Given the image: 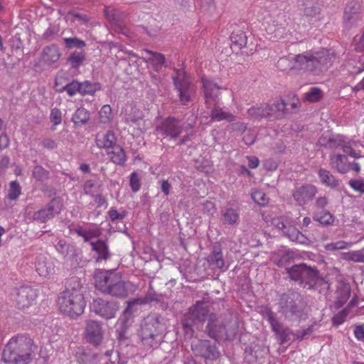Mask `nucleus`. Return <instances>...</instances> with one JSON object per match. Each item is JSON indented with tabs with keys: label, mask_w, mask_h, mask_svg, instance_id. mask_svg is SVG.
<instances>
[{
	"label": "nucleus",
	"mask_w": 364,
	"mask_h": 364,
	"mask_svg": "<svg viewBox=\"0 0 364 364\" xmlns=\"http://www.w3.org/2000/svg\"><path fill=\"white\" fill-rule=\"evenodd\" d=\"M336 59L333 51L322 49L318 51H307L295 55L292 61L287 57L281 58L277 63V67L282 70H302L304 71H322L327 70Z\"/></svg>",
	"instance_id": "1"
},
{
	"label": "nucleus",
	"mask_w": 364,
	"mask_h": 364,
	"mask_svg": "<svg viewBox=\"0 0 364 364\" xmlns=\"http://www.w3.org/2000/svg\"><path fill=\"white\" fill-rule=\"evenodd\" d=\"M37 347L25 336L12 337L6 345L1 360L4 364H28Z\"/></svg>",
	"instance_id": "2"
},
{
	"label": "nucleus",
	"mask_w": 364,
	"mask_h": 364,
	"mask_svg": "<svg viewBox=\"0 0 364 364\" xmlns=\"http://www.w3.org/2000/svg\"><path fill=\"white\" fill-rule=\"evenodd\" d=\"M58 305L60 311L70 317L81 315L85 307L83 296V287L78 278L70 279L68 286L58 298Z\"/></svg>",
	"instance_id": "3"
},
{
	"label": "nucleus",
	"mask_w": 364,
	"mask_h": 364,
	"mask_svg": "<svg viewBox=\"0 0 364 364\" xmlns=\"http://www.w3.org/2000/svg\"><path fill=\"white\" fill-rule=\"evenodd\" d=\"M167 328L166 318L158 314L148 315L142 321L139 336L146 349L158 348Z\"/></svg>",
	"instance_id": "4"
},
{
	"label": "nucleus",
	"mask_w": 364,
	"mask_h": 364,
	"mask_svg": "<svg viewBox=\"0 0 364 364\" xmlns=\"http://www.w3.org/2000/svg\"><path fill=\"white\" fill-rule=\"evenodd\" d=\"M279 311L287 320L297 321L306 315V304L297 292L284 294L279 301Z\"/></svg>",
	"instance_id": "5"
},
{
	"label": "nucleus",
	"mask_w": 364,
	"mask_h": 364,
	"mask_svg": "<svg viewBox=\"0 0 364 364\" xmlns=\"http://www.w3.org/2000/svg\"><path fill=\"white\" fill-rule=\"evenodd\" d=\"M208 335L215 341L232 340L237 334V326L225 323L219 319L215 314L208 315V324L206 326Z\"/></svg>",
	"instance_id": "6"
},
{
	"label": "nucleus",
	"mask_w": 364,
	"mask_h": 364,
	"mask_svg": "<svg viewBox=\"0 0 364 364\" xmlns=\"http://www.w3.org/2000/svg\"><path fill=\"white\" fill-rule=\"evenodd\" d=\"M172 78L181 104L188 105L193 101L196 93V87L191 78L183 70H176V75Z\"/></svg>",
	"instance_id": "7"
},
{
	"label": "nucleus",
	"mask_w": 364,
	"mask_h": 364,
	"mask_svg": "<svg viewBox=\"0 0 364 364\" xmlns=\"http://www.w3.org/2000/svg\"><path fill=\"white\" fill-rule=\"evenodd\" d=\"M272 225L292 242L306 245L311 243V240L306 235L293 225H289V220L285 216L274 218Z\"/></svg>",
	"instance_id": "8"
},
{
	"label": "nucleus",
	"mask_w": 364,
	"mask_h": 364,
	"mask_svg": "<svg viewBox=\"0 0 364 364\" xmlns=\"http://www.w3.org/2000/svg\"><path fill=\"white\" fill-rule=\"evenodd\" d=\"M183 130V127L181 121L173 117H168L162 119L155 128L156 134L169 139H177Z\"/></svg>",
	"instance_id": "9"
},
{
	"label": "nucleus",
	"mask_w": 364,
	"mask_h": 364,
	"mask_svg": "<svg viewBox=\"0 0 364 364\" xmlns=\"http://www.w3.org/2000/svg\"><path fill=\"white\" fill-rule=\"evenodd\" d=\"M264 316L271 325L272 331L276 333L281 344L286 343L289 341H294V333L289 328L283 326L277 318L276 314L269 308H265L263 311Z\"/></svg>",
	"instance_id": "10"
},
{
	"label": "nucleus",
	"mask_w": 364,
	"mask_h": 364,
	"mask_svg": "<svg viewBox=\"0 0 364 364\" xmlns=\"http://www.w3.org/2000/svg\"><path fill=\"white\" fill-rule=\"evenodd\" d=\"M111 285L103 292L115 297H126L129 293L134 292L136 287L130 282H124L119 274H115Z\"/></svg>",
	"instance_id": "11"
},
{
	"label": "nucleus",
	"mask_w": 364,
	"mask_h": 364,
	"mask_svg": "<svg viewBox=\"0 0 364 364\" xmlns=\"http://www.w3.org/2000/svg\"><path fill=\"white\" fill-rule=\"evenodd\" d=\"M84 338L90 344L95 346H100L104 338L102 323L96 320H87L85 321Z\"/></svg>",
	"instance_id": "12"
},
{
	"label": "nucleus",
	"mask_w": 364,
	"mask_h": 364,
	"mask_svg": "<svg viewBox=\"0 0 364 364\" xmlns=\"http://www.w3.org/2000/svg\"><path fill=\"white\" fill-rule=\"evenodd\" d=\"M191 349L196 356L205 360H215L220 356V352L215 345L212 344L208 340H198L193 342Z\"/></svg>",
	"instance_id": "13"
},
{
	"label": "nucleus",
	"mask_w": 364,
	"mask_h": 364,
	"mask_svg": "<svg viewBox=\"0 0 364 364\" xmlns=\"http://www.w3.org/2000/svg\"><path fill=\"white\" fill-rule=\"evenodd\" d=\"M90 309L97 315L106 319H110L115 316L119 306L116 302L97 298L93 300Z\"/></svg>",
	"instance_id": "14"
},
{
	"label": "nucleus",
	"mask_w": 364,
	"mask_h": 364,
	"mask_svg": "<svg viewBox=\"0 0 364 364\" xmlns=\"http://www.w3.org/2000/svg\"><path fill=\"white\" fill-rule=\"evenodd\" d=\"M37 297L36 290L28 286H21L16 289L14 301L20 309L31 306Z\"/></svg>",
	"instance_id": "15"
},
{
	"label": "nucleus",
	"mask_w": 364,
	"mask_h": 364,
	"mask_svg": "<svg viewBox=\"0 0 364 364\" xmlns=\"http://www.w3.org/2000/svg\"><path fill=\"white\" fill-rule=\"evenodd\" d=\"M318 188L311 184H304L296 187L292 191V197L300 206L308 204L316 196Z\"/></svg>",
	"instance_id": "16"
},
{
	"label": "nucleus",
	"mask_w": 364,
	"mask_h": 364,
	"mask_svg": "<svg viewBox=\"0 0 364 364\" xmlns=\"http://www.w3.org/2000/svg\"><path fill=\"white\" fill-rule=\"evenodd\" d=\"M62 208L60 201L58 199L52 200L46 207L34 213L33 219L43 223L53 218L55 215L59 214Z\"/></svg>",
	"instance_id": "17"
},
{
	"label": "nucleus",
	"mask_w": 364,
	"mask_h": 364,
	"mask_svg": "<svg viewBox=\"0 0 364 364\" xmlns=\"http://www.w3.org/2000/svg\"><path fill=\"white\" fill-rule=\"evenodd\" d=\"M203 88L205 95V103L206 107H211L212 102L218 101L220 87L215 82L202 78Z\"/></svg>",
	"instance_id": "18"
},
{
	"label": "nucleus",
	"mask_w": 364,
	"mask_h": 364,
	"mask_svg": "<svg viewBox=\"0 0 364 364\" xmlns=\"http://www.w3.org/2000/svg\"><path fill=\"white\" fill-rule=\"evenodd\" d=\"M360 14V4L358 0L350 1L344 11L343 21L347 27L354 25L359 19Z\"/></svg>",
	"instance_id": "19"
},
{
	"label": "nucleus",
	"mask_w": 364,
	"mask_h": 364,
	"mask_svg": "<svg viewBox=\"0 0 364 364\" xmlns=\"http://www.w3.org/2000/svg\"><path fill=\"white\" fill-rule=\"evenodd\" d=\"M115 274L114 271L97 270L94 274L95 287L103 293L110 287Z\"/></svg>",
	"instance_id": "20"
},
{
	"label": "nucleus",
	"mask_w": 364,
	"mask_h": 364,
	"mask_svg": "<svg viewBox=\"0 0 364 364\" xmlns=\"http://www.w3.org/2000/svg\"><path fill=\"white\" fill-rule=\"evenodd\" d=\"M208 313V306L203 301H198L189 308L186 316L188 319L191 320L193 323L203 322Z\"/></svg>",
	"instance_id": "21"
},
{
	"label": "nucleus",
	"mask_w": 364,
	"mask_h": 364,
	"mask_svg": "<svg viewBox=\"0 0 364 364\" xmlns=\"http://www.w3.org/2000/svg\"><path fill=\"white\" fill-rule=\"evenodd\" d=\"M112 352V350L106 351L105 357H100L97 354L91 352H82L78 356L77 362L80 364H113L107 362Z\"/></svg>",
	"instance_id": "22"
},
{
	"label": "nucleus",
	"mask_w": 364,
	"mask_h": 364,
	"mask_svg": "<svg viewBox=\"0 0 364 364\" xmlns=\"http://www.w3.org/2000/svg\"><path fill=\"white\" fill-rule=\"evenodd\" d=\"M61 53L58 47L55 45L46 46L42 51L41 60L46 66H52L58 63Z\"/></svg>",
	"instance_id": "23"
},
{
	"label": "nucleus",
	"mask_w": 364,
	"mask_h": 364,
	"mask_svg": "<svg viewBox=\"0 0 364 364\" xmlns=\"http://www.w3.org/2000/svg\"><path fill=\"white\" fill-rule=\"evenodd\" d=\"M330 165L340 173H346L350 171V162L346 154H336L330 156Z\"/></svg>",
	"instance_id": "24"
},
{
	"label": "nucleus",
	"mask_w": 364,
	"mask_h": 364,
	"mask_svg": "<svg viewBox=\"0 0 364 364\" xmlns=\"http://www.w3.org/2000/svg\"><path fill=\"white\" fill-rule=\"evenodd\" d=\"M210 109V117L212 121L220 122L227 120L230 122L235 120V117L228 112L224 111L218 106V101L212 102L211 107H206Z\"/></svg>",
	"instance_id": "25"
},
{
	"label": "nucleus",
	"mask_w": 364,
	"mask_h": 364,
	"mask_svg": "<svg viewBox=\"0 0 364 364\" xmlns=\"http://www.w3.org/2000/svg\"><path fill=\"white\" fill-rule=\"evenodd\" d=\"M90 245L92 250L97 255L96 257L97 262L107 261L110 258L111 254L106 240H98L96 242H90Z\"/></svg>",
	"instance_id": "26"
},
{
	"label": "nucleus",
	"mask_w": 364,
	"mask_h": 364,
	"mask_svg": "<svg viewBox=\"0 0 364 364\" xmlns=\"http://www.w3.org/2000/svg\"><path fill=\"white\" fill-rule=\"evenodd\" d=\"M321 281L318 272L316 269L307 266L301 285L308 289H312Z\"/></svg>",
	"instance_id": "27"
},
{
	"label": "nucleus",
	"mask_w": 364,
	"mask_h": 364,
	"mask_svg": "<svg viewBox=\"0 0 364 364\" xmlns=\"http://www.w3.org/2000/svg\"><path fill=\"white\" fill-rule=\"evenodd\" d=\"M221 219L224 225H237L240 221L239 210L232 207H225L221 210Z\"/></svg>",
	"instance_id": "28"
},
{
	"label": "nucleus",
	"mask_w": 364,
	"mask_h": 364,
	"mask_svg": "<svg viewBox=\"0 0 364 364\" xmlns=\"http://www.w3.org/2000/svg\"><path fill=\"white\" fill-rule=\"evenodd\" d=\"M95 143L100 149H112L117 145L115 134L110 130L102 135L97 134Z\"/></svg>",
	"instance_id": "29"
},
{
	"label": "nucleus",
	"mask_w": 364,
	"mask_h": 364,
	"mask_svg": "<svg viewBox=\"0 0 364 364\" xmlns=\"http://www.w3.org/2000/svg\"><path fill=\"white\" fill-rule=\"evenodd\" d=\"M267 29L269 33H274L276 38L282 37L285 32V16L283 14H279Z\"/></svg>",
	"instance_id": "30"
},
{
	"label": "nucleus",
	"mask_w": 364,
	"mask_h": 364,
	"mask_svg": "<svg viewBox=\"0 0 364 364\" xmlns=\"http://www.w3.org/2000/svg\"><path fill=\"white\" fill-rule=\"evenodd\" d=\"M318 176L321 183L326 187L336 188L339 186V181L328 170L319 168Z\"/></svg>",
	"instance_id": "31"
},
{
	"label": "nucleus",
	"mask_w": 364,
	"mask_h": 364,
	"mask_svg": "<svg viewBox=\"0 0 364 364\" xmlns=\"http://www.w3.org/2000/svg\"><path fill=\"white\" fill-rule=\"evenodd\" d=\"M337 296L335 301L336 308H341L349 299L350 295V287L348 284L342 282L337 289Z\"/></svg>",
	"instance_id": "32"
},
{
	"label": "nucleus",
	"mask_w": 364,
	"mask_h": 364,
	"mask_svg": "<svg viewBox=\"0 0 364 364\" xmlns=\"http://www.w3.org/2000/svg\"><path fill=\"white\" fill-rule=\"evenodd\" d=\"M230 41L231 48L234 51H238L246 46L247 37L244 31L238 30L232 33Z\"/></svg>",
	"instance_id": "33"
},
{
	"label": "nucleus",
	"mask_w": 364,
	"mask_h": 364,
	"mask_svg": "<svg viewBox=\"0 0 364 364\" xmlns=\"http://www.w3.org/2000/svg\"><path fill=\"white\" fill-rule=\"evenodd\" d=\"M73 232L82 237L85 242L90 243L92 239L98 238L102 235V231L99 228L84 229L80 226L74 228Z\"/></svg>",
	"instance_id": "34"
},
{
	"label": "nucleus",
	"mask_w": 364,
	"mask_h": 364,
	"mask_svg": "<svg viewBox=\"0 0 364 364\" xmlns=\"http://www.w3.org/2000/svg\"><path fill=\"white\" fill-rule=\"evenodd\" d=\"M248 117L251 119H260L269 116V104H261L252 106L247 112Z\"/></svg>",
	"instance_id": "35"
},
{
	"label": "nucleus",
	"mask_w": 364,
	"mask_h": 364,
	"mask_svg": "<svg viewBox=\"0 0 364 364\" xmlns=\"http://www.w3.org/2000/svg\"><path fill=\"white\" fill-rule=\"evenodd\" d=\"M110 161L115 164L123 166L127 161V156L124 150L119 145H115L112 151H107Z\"/></svg>",
	"instance_id": "36"
},
{
	"label": "nucleus",
	"mask_w": 364,
	"mask_h": 364,
	"mask_svg": "<svg viewBox=\"0 0 364 364\" xmlns=\"http://www.w3.org/2000/svg\"><path fill=\"white\" fill-rule=\"evenodd\" d=\"M36 269L41 277H48L54 273L53 264L46 259L39 258L36 263Z\"/></svg>",
	"instance_id": "37"
},
{
	"label": "nucleus",
	"mask_w": 364,
	"mask_h": 364,
	"mask_svg": "<svg viewBox=\"0 0 364 364\" xmlns=\"http://www.w3.org/2000/svg\"><path fill=\"white\" fill-rule=\"evenodd\" d=\"M55 248L57 251L65 258L73 259L77 255V250L74 245L66 243L63 240H60Z\"/></svg>",
	"instance_id": "38"
},
{
	"label": "nucleus",
	"mask_w": 364,
	"mask_h": 364,
	"mask_svg": "<svg viewBox=\"0 0 364 364\" xmlns=\"http://www.w3.org/2000/svg\"><path fill=\"white\" fill-rule=\"evenodd\" d=\"M306 268L307 265L305 264H295L290 268H287V273L291 280L299 282L301 284Z\"/></svg>",
	"instance_id": "39"
},
{
	"label": "nucleus",
	"mask_w": 364,
	"mask_h": 364,
	"mask_svg": "<svg viewBox=\"0 0 364 364\" xmlns=\"http://www.w3.org/2000/svg\"><path fill=\"white\" fill-rule=\"evenodd\" d=\"M210 266H214L223 272L227 267H225V261L223 256V252L220 248L214 247L212 254L209 256L208 259Z\"/></svg>",
	"instance_id": "40"
},
{
	"label": "nucleus",
	"mask_w": 364,
	"mask_h": 364,
	"mask_svg": "<svg viewBox=\"0 0 364 364\" xmlns=\"http://www.w3.org/2000/svg\"><path fill=\"white\" fill-rule=\"evenodd\" d=\"M313 219L323 226L331 225L334 222V217L328 210L314 211Z\"/></svg>",
	"instance_id": "41"
},
{
	"label": "nucleus",
	"mask_w": 364,
	"mask_h": 364,
	"mask_svg": "<svg viewBox=\"0 0 364 364\" xmlns=\"http://www.w3.org/2000/svg\"><path fill=\"white\" fill-rule=\"evenodd\" d=\"M156 298L154 294L151 292L146 294L143 298H138L129 300L127 302V307L125 309V313L132 314L134 311V307L136 305H143L148 304L152 301H156Z\"/></svg>",
	"instance_id": "42"
},
{
	"label": "nucleus",
	"mask_w": 364,
	"mask_h": 364,
	"mask_svg": "<svg viewBox=\"0 0 364 364\" xmlns=\"http://www.w3.org/2000/svg\"><path fill=\"white\" fill-rule=\"evenodd\" d=\"M269 112L270 117H284L287 113L286 104L284 100H277L272 105H269Z\"/></svg>",
	"instance_id": "43"
},
{
	"label": "nucleus",
	"mask_w": 364,
	"mask_h": 364,
	"mask_svg": "<svg viewBox=\"0 0 364 364\" xmlns=\"http://www.w3.org/2000/svg\"><path fill=\"white\" fill-rule=\"evenodd\" d=\"M89 119V112L83 107L77 108L72 117L73 122L77 127L86 124Z\"/></svg>",
	"instance_id": "44"
},
{
	"label": "nucleus",
	"mask_w": 364,
	"mask_h": 364,
	"mask_svg": "<svg viewBox=\"0 0 364 364\" xmlns=\"http://www.w3.org/2000/svg\"><path fill=\"white\" fill-rule=\"evenodd\" d=\"M303 12L307 16H314L319 13V4L316 0H303Z\"/></svg>",
	"instance_id": "45"
},
{
	"label": "nucleus",
	"mask_w": 364,
	"mask_h": 364,
	"mask_svg": "<svg viewBox=\"0 0 364 364\" xmlns=\"http://www.w3.org/2000/svg\"><path fill=\"white\" fill-rule=\"evenodd\" d=\"M343 71H346L349 75L355 76L364 71V60L350 61L345 65Z\"/></svg>",
	"instance_id": "46"
},
{
	"label": "nucleus",
	"mask_w": 364,
	"mask_h": 364,
	"mask_svg": "<svg viewBox=\"0 0 364 364\" xmlns=\"http://www.w3.org/2000/svg\"><path fill=\"white\" fill-rule=\"evenodd\" d=\"M85 60V54L82 51H74L69 58L68 62L73 68H77L82 65Z\"/></svg>",
	"instance_id": "47"
},
{
	"label": "nucleus",
	"mask_w": 364,
	"mask_h": 364,
	"mask_svg": "<svg viewBox=\"0 0 364 364\" xmlns=\"http://www.w3.org/2000/svg\"><path fill=\"white\" fill-rule=\"evenodd\" d=\"M80 94L82 95H93L97 90L100 89V85L97 83H92L88 80L80 82Z\"/></svg>",
	"instance_id": "48"
},
{
	"label": "nucleus",
	"mask_w": 364,
	"mask_h": 364,
	"mask_svg": "<svg viewBox=\"0 0 364 364\" xmlns=\"http://www.w3.org/2000/svg\"><path fill=\"white\" fill-rule=\"evenodd\" d=\"M144 53L147 55V56L144 57L146 58V61L154 63L156 66H161L164 64L165 58L164 55L148 50H144Z\"/></svg>",
	"instance_id": "49"
},
{
	"label": "nucleus",
	"mask_w": 364,
	"mask_h": 364,
	"mask_svg": "<svg viewBox=\"0 0 364 364\" xmlns=\"http://www.w3.org/2000/svg\"><path fill=\"white\" fill-rule=\"evenodd\" d=\"M343 258L346 261L364 263V250L344 253Z\"/></svg>",
	"instance_id": "50"
},
{
	"label": "nucleus",
	"mask_w": 364,
	"mask_h": 364,
	"mask_svg": "<svg viewBox=\"0 0 364 364\" xmlns=\"http://www.w3.org/2000/svg\"><path fill=\"white\" fill-rule=\"evenodd\" d=\"M21 194V187L17 181L10 183L7 198L11 200H16Z\"/></svg>",
	"instance_id": "51"
},
{
	"label": "nucleus",
	"mask_w": 364,
	"mask_h": 364,
	"mask_svg": "<svg viewBox=\"0 0 364 364\" xmlns=\"http://www.w3.org/2000/svg\"><path fill=\"white\" fill-rule=\"evenodd\" d=\"M80 82L76 80H73L71 82L68 83L65 86L62 87L58 92H62L65 91L68 95L70 97L74 96L77 92L80 93Z\"/></svg>",
	"instance_id": "52"
},
{
	"label": "nucleus",
	"mask_w": 364,
	"mask_h": 364,
	"mask_svg": "<svg viewBox=\"0 0 364 364\" xmlns=\"http://www.w3.org/2000/svg\"><path fill=\"white\" fill-rule=\"evenodd\" d=\"M321 97L322 92L318 87H311L304 95V99L310 102H316L319 101Z\"/></svg>",
	"instance_id": "53"
},
{
	"label": "nucleus",
	"mask_w": 364,
	"mask_h": 364,
	"mask_svg": "<svg viewBox=\"0 0 364 364\" xmlns=\"http://www.w3.org/2000/svg\"><path fill=\"white\" fill-rule=\"evenodd\" d=\"M33 176L38 181H45L49 178V172L43 166L37 165L33 168Z\"/></svg>",
	"instance_id": "54"
},
{
	"label": "nucleus",
	"mask_w": 364,
	"mask_h": 364,
	"mask_svg": "<svg viewBox=\"0 0 364 364\" xmlns=\"http://www.w3.org/2000/svg\"><path fill=\"white\" fill-rule=\"evenodd\" d=\"M351 245L350 242H347L343 240H339L335 242H331L325 245V250L327 251H336L345 250L350 247Z\"/></svg>",
	"instance_id": "55"
},
{
	"label": "nucleus",
	"mask_w": 364,
	"mask_h": 364,
	"mask_svg": "<svg viewBox=\"0 0 364 364\" xmlns=\"http://www.w3.org/2000/svg\"><path fill=\"white\" fill-rule=\"evenodd\" d=\"M63 41L66 48L68 49L73 48H82L86 46V43L84 41L77 38H65Z\"/></svg>",
	"instance_id": "56"
},
{
	"label": "nucleus",
	"mask_w": 364,
	"mask_h": 364,
	"mask_svg": "<svg viewBox=\"0 0 364 364\" xmlns=\"http://www.w3.org/2000/svg\"><path fill=\"white\" fill-rule=\"evenodd\" d=\"M252 200L259 205H265L268 203L269 199L266 194L259 190L255 191L251 194Z\"/></svg>",
	"instance_id": "57"
},
{
	"label": "nucleus",
	"mask_w": 364,
	"mask_h": 364,
	"mask_svg": "<svg viewBox=\"0 0 364 364\" xmlns=\"http://www.w3.org/2000/svg\"><path fill=\"white\" fill-rule=\"evenodd\" d=\"M328 203L329 200L326 196L317 197L314 203V211L327 210L326 208Z\"/></svg>",
	"instance_id": "58"
},
{
	"label": "nucleus",
	"mask_w": 364,
	"mask_h": 364,
	"mask_svg": "<svg viewBox=\"0 0 364 364\" xmlns=\"http://www.w3.org/2000/svg\"><path fill=\"white\" fill-rule=\"evenodd\" d=\"M99 114L101 122L105 124L109 122L112 118L111 107L108 105L102 106L99 112Z\"/></svg>",
	"instance_id": "59"
},
{
	"label": "nucleus",
	"mask_w": 364,
	"mask_h": 364,
	"mask_svg": "<svg viewBox=\"0 0 364 364\" xmlns=\"http://www.w3.org/2000/svg\"><path fill=\"white\" fill-rule=\"evenodd\" d=\"M341 149L344 152V154L346 156H350L355 159H358L361 157V155L356 152L351 146L350 142H348L346 144H341Z\"/></svg>",
	"instance_id": "60"
},
{
	"label": "nucleus",
	"mask_w": 364,
	"mask_h": 364,
	"mask_svg": "<svg viewBox=\"0 0 364 364\" xmlns=\"http://www.w3.org/2000/svg\"><path fill=\"white\" fill-rule=\"evenodd\" d=\"M140 177L136 172H133L130 175V187L134 193L137 192L141 188Z\"/></svg>",
	"instance_id": "61"
},
{
	"label": "nucleus",
	"mask_w": 364,
	"mask_h": 364,
	"mask_svg": "<svg viewBox=\"0 0 364 364\" xmlns=\"http://www.w3.org/2000/svg\"><path fill=\"white\" fill-rule=\"evenodd\" d=\"M348 185L354 191L364 193V179H351L348 182Z\"/></svg>",
	"instance_id": "62"
},
{
	"label": "nucleus",
	"mask_w": 364,
	"mask_h": 364,
	"mask_svg": "<svg viewBox=\"0 0 364 364\" xmlns=\"http://www.w3.org/2000/svg\"><path fill=\"white\" fill-rule=\"evenodd\" d=\"M348 314V310L347 309L341 310L333 317V323L336 326H339L342 324L346 321Z\"/></svg>",
	"instance_id": "63"
},
{
	"label": "nucleus",
	"mask_w": 364,
	"mask_h": 364,
	"mask_svg": "<svg viewBox=\"0 0 364 364\" xmlns=\"http://www.w3.org/2000/svg\"><path fill=\"white\" fill-rule=\"evenodd\" d=\"M353 46L356 52L364 53V31L360 36L354 38Z\"/></svg>",
	"instance_id": "64"
}]
</instances>
